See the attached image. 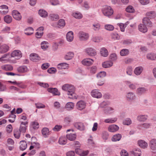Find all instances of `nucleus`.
<instances>
[{
    "label": "nucleus",
    "mask_w": 156,
    "mask_h": 156,
    "mask_svg": "<svg viewBox=\"0 0 156 156\" xmlns=\"http://www.w3.org/2000/svg\"><path fill=\"white\" fill-rule=\"evenodd\" d=\"M62 89L67 92V94L68 98L71 99H76L77 96L75 93V88L72 85L66 84L64 85L62 87Z\"/></svg>",
    "instance_id": "f257e3e1"
},
{
    "label": "nucleus",
    "mask_w": 156,
    "mask_h": 156,
    "mask_svg": "<svg viewBox=\"0 0 156 156\" xmlns=\"http://www.w3.org/2000/svg\"><path fill=\"white\" fill-rule=\"evenodd\" d=\"M101 11L103 14L105 16L109 17L113 13V11L112 8L109 6L105 5L103 7Z\"/></svg>",
    "instance_id": "f03ea898"
},
{
    "label": "nucleus",
    "mask_w": 156,
    "mask_h": 156,
    "mask_svg": "<svg viewBox=\"0 0 156 156\" xmlns=\"http://www.w3.org/2000/svg\"><path fill=\"white\" fill-rule=\"evenodd\" d=\"M86 53L88 56L90 57H94L97 54L96 50L92 47H88L85 49Z\"/></svg>",
    "instance_id": "7ed1b4c3"
},
{
    "label": "nucleus",
    "mask_w": 156,
    "mask_h": 156,
    "mask_svg": "<svg viewBox=\"0 0 156 156\" xmlns=\"http://www.w3.org/2000/svg\"><path fill=\"white\" fill-rule=\"evenodd\" d=\"M78 37L81 41H85L87 40L89 37L88 33L83 31H80L78 34Z\"/></svg>",
    "instance_id": "20e7f679"
},
{
    "label": "nucleus",
    "mask_w": 156,
    "mask_h": 156,
    "mask_svg": "<svg viewBox=\"0 0 156 156\" xmlns=\"http://www.w3.org/2000/svg\"><path fill=\"white\" fill-rule=\"evenodd\" d=\"M10 56L11 58L14 57L16 59H18L22 57V54L20 51L18 50H14L11 53Z\"/></svg>",
    "instance_id": "39448f33"
},
{
    "label": "nucleus",
    "mask_w": 156,
    "mask_h": 156,
    "mask_svg": "<svg viewBox=\"0 0 156 156\" xmlns=\"http://www.w3.org/2000/svg\"><path fill=\"white\" fill-rule=\"evenodd\" d=\"M149 146L153 152H156V139H153L150 140Z\"/></svg>",
    "instance_id": "423d86ee"
},
{
    "label": "nucleus",
    "mask_w": 156,
    "mask_h": 156,
    "mask_svg": "<svg viewBox=\"0 0 156 156\" xmlns=\"http://www.w3.org/2000/svg\"><path fill=\"white\" fill-rule=\"evenodd\" d=\"M119 127L117 125L112 124L109 125L108 128V131L112 133L117 132L119 129Z\"/></svg>",
    "instance_id": "0eeeda50"
},
{
    "label": "nucleus",
    "mask_w": 156,
    "mask_h": 156,
    "mask_svg": "<svg viewBox=\"0 0 156 156\" xmlns=\"http://www.w3.org/2000/svg\"><path fill=\"white\" fill-rule=\"evenodd\" d=\"M94 60L90 58H86L84 59L82 61V63L83 65L86 66H90L93 64Z\"/></svg>",
    "instance_id": "6e6552de"
},
{
    "label": "nucleus",
    "mask_w": 156,
    "mask_h": 156,
    "mask_svg": "<svg viewBox=\"0 0 156 156\" xmlns=\"http://www.w3.org/2000/svg\"><path fill=\"white\" fill-rule=\"evenodd\" d=\"M91 93V95L93 97L97 98H100L102 96L101 93L97 89L93 90Z\"/></svg>",
    "instance_id": "1a4fd4ad"
},
{
    "label": "nucleus",
    "mask_w": 156,
    "mask_h": 156,
    "mask_svg": "<svg viewBox=\"0 0 156 156\" xmlns=\"http://www.w3.org/2000/svg\"><path fill=\"white\" fill-rule=\"evenodd\" d=\"M86 106V103L82 101L78 102L76 105V107L78 110H81L84 109Z\"/></svg>",
    "instance_id": "9d476101"
},
{
    "label": "nucleus",
    "mask_w": 156,
    "mask_h": 156,
    "mask_svg": "<svg viewBox=\"0 0 156 156\" xmlns=\"http://www.w3.org/2000/svg\"><path fill=\"white\" fill-rule=\"evenodd\" d=\"M11 57L9 54H5L0 58V61L6 63L10 61Z\"/></svg>",
    "instance_id": "9b49d317"
},
{
    "label": "nucleus",
    "mask_w": 156,
    "mask_h": 156,
    "mask_svg": "<svg viewBox=\"0 0 156 156\" xmlns=\"http://www.w3.org/2000/svg\"><path fill=\"white\" fill-rule=\"evenodd\" d=\"M12 15L13 17L17 20H20L22 18L20 13L17 10H14L12 12Z\"/></svg>",
    "instance_id": "f8f14e48"
},
{
    "label": "nucleus",
    "mask_w": 156,
    "mask_h": 156,
    "mask_svg": "<svg viewBox=\"0 0 156 156\" xmlns=\"http://www.w3.org/2000/svg\"><path fill=\"white\" fill-rule=\"evenodd\" d=\"M125 83L130 90H135L137 87L136 84L133 83L129 81H125Z\"/></svg>",
    "instance_id": "ddd939ff"
},
{
    "label": "nucleus",
    "mask_w": 156,
    "mask_h": 156,
    "mask_svg": "<svg viewBox=\"0 0 156 156\" xmlns=\"http://www.w3.org/2000/svg\"><path fill=\"white\" fill-rule=\"evenodd\" d=\"M27 124L28 122L27 121L25 122H22L20 124L19 131L23 133H25L26 130Z\"/></svg>",
    "instance_id": "4468645a"
},
{
    "label": "nucleus",
    "mask_w": 156,
    "mask_h": 156,
    "mask_svg": "<svg viewBox=\"0 0 156 156\" xmlns=\"http://www.w3.org/2000/svg\"><path fill=\"white\" fill-rule=\"evenodd\" d=\"M30 58L33 62H37L41 60V58L36 53H32L30 55Z\"/></svg>",
    "instance_id": "2eb2a0df"
},
{
    "label": "nucleus",
    "mask_w": 156,
    "mask_h": 156,
    "mask_svg": "<svg viewBox=\"0 0 156 156\" xmlns=\"http://www.w3.org/2000/svg\"><path fill=\"white\" fill-rule=\"evenodd\" d=\"M147 91V90L144 87H140L137 88L136 90V94L138 95L143 94Z\"/></svg>",
    "instance_id": "dca6fc26"
},
{
    "label": "nucleus",
    "mask_w": 156,
    "mask_h": 156,
    "mask_svg": "<svg viewBox=\"0 0 156 156\" xmlns=\"http://www.w3.org/2000/svg\"><path fill=\"white\" fill-rule=\"evenodd\" d=\"M48 91L53 94L54 95L59 96L60 94V92L56 88H49L48 89Z\"/></svg>",
    "instance_id": "f3484780"
},
{
    "label": "nucleus",
    "mask_w": 156,
    "mask_h": 156,
    "mask_svg": "<svg viewBox=\"0 0 156 156\" xmlns=\"http://www.w3.org/2000/svg\"><path fill=\"white\" fill-rule=\"evenodd\" d=\"M138 144L140 147L144 149L147 148L148 146V144L146 142L141 140L138 141Z\"/></svg>",
    "instance_id": "a211bd4d"
},
{
    "label": "nucleus",
    "mask_w": 156,
    "mask_h": 156,
    "mask_svg": "<svg viewBox=\"0 0 156 156\" xmlns=\"http://www.w3.org/2000/svg\"><path fill=\"white\" fill-rule=\"evenodd\" d=\"M42 134L45 138L48 137L50 134V132L48 129L44 127L41 130Z\"/></svg>",
    "instance_id": "6ab92c4d"
},
{
    "label": "nucleus",
    "mask_w": 156,
    "mask_h": 156,
    "mask_svg": "<svg viewBox=\"0 0 156 156\" xmlns=\"http://www.w3.org/2000/svg\"><path fill=\"white\" fill-rule=\"evenodd\" d=\"M113 65V62L111 61H108L104 62L102 63V66L105 68H110Z\"/></svg>",
    "instance_id": "aec40b11"
},
{
    "label": "nucleus",
    "mask_w": 156,
    "mask_h": 156,
    "mask_svg": "<svg viewBox=\"0 0 156 156\" xmlns=\"http://www.w3.org/2000/svg\"><path fill=\"white\" fill-rule=\"evenodd\" d=\"M66 38L67 41L69 42H72L74 38L73 33L72 31L68 32L66 35Z\"/></svg>",
    "instance_id": "412c9836"
},
{
    "label": "nucleus",
    "mask_w": 156,
    "mask_h": 156,
    "mask_svg": "<svg viewBox=\"0 0 156 156\" xmlns=\"http://www.w3.org/2000/svg\"><path fill=\"white\" fill-rule=\"evenodd\" d=\"M74 126L77 129L80 130H84L85 128L83 123L81 122H77L75 123Z\"/></svg>",
    "instance_id": "4be33fe9"
},
{
    "label": "nucleus",
    "mask_w": 156,
    "mask_h": 156,
    "mask_svg": "<svg viewBox=\"0 0 156 156\" xmlns=\"http://www.w3.org/2000/svg\"><path fill=\"white\" fill-rule=\"evenodd\" d=\"M143 67L141 66H139L136 67L134 70V74L137 75H140L143 70Z\"/></svg>",
    "instance_id": "5701e85b"
},
{
    "label": "nucleus",
    "mask_w": 156,
    "mask_h": 156,
    "mask_svg": "<svg viewBox=\"0 0 156 156\" xmlns=\"http://www.w3.org/2000/svg\"><path fill=\"white\" fill-rule=\"evenodd\" d=\"M139 30L143 33H145L147 31V28L145 25L144 24H140L138 26Z\"/></svg>",
    "instance_id": "b1692460"
},
{
    "label": "nucleus",
    "mask_w": 156,
    "mask_h": 156,
    "mask_svg": "<svg viewBox=\"0 0 156 156\" xmlns=\"http://www.w3.org/2000/svg\"><path fill=\"white\" fill-rule=\"evenodd\" d=\"M146 58L149 60H155L156 59V54L154 53H148L146 55Z\"/></svg>",
    "instance_id": "393cba45"
},
{
    "label": "nucleus",
    "mask_w": 156,
    "mask_h": 156,
    "mask_svg": "<svg viewBox=\"0 0 156 156\" xmlns=\"http://www.w3.org/2000/svg\"><path fill=\"white\" fill-rule=\"evenodd\" d=\"M126 98L128 100L132 101L135 99L136 96L133 93L130 92L127 94Z\"/></svg>",
    "instance_id": "a878e982"
},
{
    "label": "nucleus",
    "mask_w": 156,
    "mask_h": 156,
    "mask_svg": "<svg viewBox=\"0 0 156 156\" xmlns=\"http://www.w3.org/2000/svg\"><path fill=\"white\" fill-rule=\"evenodd\" d=\"M100 53L102 56L104 57H106L108 55V50L105 47L101 48L100 51Z\"/></svg>",
    "instance_id": "bb28decb"
},
{
    "label": "nucleus",
    "mask_w": 156,
    "mask_h": 156,
    "mask_svg": "<svg viewBox=\"0 0 156 156\" xmlns=\"http://www.w3.org/2000/svg\"><path fill=\"white\" fill-rule=\"evenodd\" d=\"M143 23L147 26L151 27L152 26V23L147 18H144L143 20Z\"/></svg>",
    "instance_id": "cd10ccee"
},
{
    "label": "nucleus",
    "mask_w": 156,
    "mask_h": 156,
    "mask_svg": "<svg viewBox=\"0 0 156 156\" xmlns=\"http://www.w3.org/2000/svg\"><path fill=\"white\" fill-rule=\"evenodd\" d=\"M1 68L2 69L6 71H12L13 69V67L10 65H2L1 66Z\"/></svg>",
    "instance_id": "c85d7f7f"
},
{
    "label": "nucleus",
    "mask_w": 156,
    "mask_h": 156,
    "mask_svg": "<svg viewBox=\"0 0 156 156\" xmlns=\"http://www.w3.org/2000/svg\"><path fill=\"white\" fill-rule=\"evenodd\" d=\"M131 153L135 156H141V150L138 148L135 149L131 151Z\"/></svg>",
    "instance_id": "c756f323"
},
{
    "label": "nucleus",
    "mask_w": 156,
    "mask_h": 156,
    "mask_svg": "<svg viewBox=\"0 0 156 156\" xmlns=\"http://www.w3.org/2000/svg\"><path fill=\"white\" fill-rule=\"evenodd\" d=\"M74 55V53L72 52H69L67 53L64 56V58L67 60L72 59Z\"/></svg>",
    "instance_id": "7c9ffc66"
},
{
    "label": "nucleus",
    "mask_w": 156,
    "mask_h": 156,
    "mask_svg": "<svg viewBox=\"0 0 156 156\" xmlns=\"http://www.w3.org/2000/svg\"><path fill=\"white\" fill-rule=\"evenodd\" d=\"M147 115H140L137 117V119L140 122H144L147 120Z\"/></svg>",
    "instance_id": "2f4dec72"
},
{
    "label": "nucleus",
    "mask_w": 156,
    "mask_h": 156,
    "mask_svg": "<svg viewBox=\"0 0 156 156\" xmlns=\"http://www.w3.org/2000/svg\"><path fill=\"white\" fill-rule=\"evenodd\" d=\"M57 68L59 69H68L69 68V64L66 63H60L58 64Z\"/></svg>",
    "instance_id": "473e14b6"
},
{
    "label": "nucleus",
    "mask_w": 156,
    "mask_h": 156,
    "mask_svg": "<svg viewBox=\"0 0 156 156\" xmlns=\"http://www.w3.org/2000/svg\"><path fill=\"white\" fill-rule=\"evenodd\" d=\"M72 16L75 18L77 19H80L83 18L82 14L79 12H75L73 13Z\"/></svg>",
    "instance_id": "72a5a7b5"
},
{
    "label": "nucleus",
    "mask_w": 156,
    "mask_h": 156,
    "mask_svg": "<svg viewBox=\"0 0 156 156\" xmlns=\"http://www.w3.org/2000/svg\"><path fill=\"white\" fill-rule=\"evenodd\" d=\"M41 48L44 50H46L49 46L48 43L46 41H43L41 44Z\"/></svg>",
    "instance_id": "f704fd0d"
},
{
    "label": "nucleus",
    "mask_w": 156,
    "mask_h": 156,
    "mask_svg": "<svg viewBox=\"0 0 156 156\" xmlns=\"http://www.w3.org/2000/svg\"><path fill=\"white\" fill-rule=\"evenodd\" d=\"M9 49V46L5 44H4L0 47V52L1 53H5L7 52Z\"/></svg>",
    "instance_id": "c9c22d12"
},
{
    "label": "nucleus",
    "mask_w": 156,
    "mask_h": 156,
    "mask_svg": "<svg viewBox=\"0 0 156 156\" xmlns=\"http://www.w3.org/2000/svg\"><path fill=\"white\" fill-rule=\"evenodd\" d=\"M117 120L116 117L111 118H108L105 119L104 122L106 123H113L116 122Z\"/></svg>",
    "instance_id": "e433bc0d"
},
{
    "label": "nucleus",
    "mask_w": 156,
    "mask_h": 156,
    "mask_svg": "<svg viewBox=\"0 0 156 156\" xmlns=\"http://www.w3.org/2000/svg\"><path fill=\"white\" fill-rule=\"evenodd\" d=\"M20 148L22 151L25 150L27 147V144L25 141H21L20 142Z\"/></svg>",
    "instance_id": "4c0bfd02"
},
{
    "label": "nucleus",
    "mask_w": 156,
    "mask_h": 156,
    "mask_svg": "<svg viewBox=\"0 0 156 156\" xmlns=\"http://www.w3.org/2000/svg\"><path fill=\"white\" fill-rule=\"evenodd\" d=\"M74 104L72 102H69L66 103L65 107L68 110H71L74 108Z\"/></svg>",
    "instance_id": "58836bf2"
},
{
    "label": "nucleus",
    "mask_w": 156,
    "mask_h": 156,
    "mask_svg": "<svg viewBox=\"0 0 156 156\" xmlns=\"http://www.w3.org/2000/svg\"><path fill=\"white\" fill-rule=\"evenodd\" d=\"M34 30L32 27H28L24 30V33L27 35H30L33 33Z\"/></svg>",
    "instance_id": "ea45409f"
},
{
    "label": "nucleus",
    "mask_w": 156,
    "mask_h": 156,
    "mask_svg": "<svg viewBox=\"0 0 156 156\" xmlns=\"http://www.w3.org/2000/svg\"><path fill=\"white\" fill-rule=\"evenodd\" d=\"M18 72L20 73L27 72L28 71L27 68L25 66H21L17 68Z\"/></svg>",
    "instance_id": "a19ab883"
},
{
    "label": "nucleus",
    "mask_w": 156,
    "mask_h": 156,
    "mask_svg": "<svg viewBox=\"0 0 156 156\" xmlns=\"http://www.w3.org/2000/svg\"><path fill=\"white\" fill-rule=\"evenodd\" d=\"M76 135L75 133H70L66 135L67 138L70 141L74 140L76 137Z\"/></svg>",
    "instance_id": "79ce46f5"
},
{
    "label": "nucleus",
    "mask_w": 156,
    "mask_h": 156,
    "mask_svg": "<svg viewBox=\"0 0 156 156\" xmlns=\"http://www.w3.org/2000/svg\"><path fill=\"white\" fill-rule=\"evenodd\" d=\"M122 137V136L120 134H117L114 135L112 138L113 141H119Z\"/></svg>",
    "instance_id": "37998d69"
},
{
    "label": "nucleus",
    "mask_w": 156,
    "mask_h": 156,
    "mask_svg": "<svg viewBox=\"0 0 156 156\" xmlns=\"http://www.w3.org/2000/svg\"><path fill=\"white\" fill-rule=\"evenodd\" d=\"M38 13L40 16L44 18L47 17L48 15L47 12L45 10L43 9H40L38 11Z\"/></svg>",
    "instance_id": "c03bdc74"
},
{
    "label": "nucleus",
    "mask_w": 156,
    "mask_h": 156,
    "mask_svg": "<svg viewBox=\"0 0 156 156\" xmlns=\"http://www.w3.org/2000/svg\"><path fill=\"white\" fill-rule=\"evenodd\" d=\"M102 40V38L100 36H94L92 37L91 40L95 43H98Z\"/></svg>",
    "instance_id": "a18cd8bd"
},
{
    "label": "nucleus",
    "mask_w": 156,
    "mask_h": 156,
    "mask_svg": "<svg viewBox=\"0 0 156 156\" xmlns=\"http://www.w3.org/2000/svg\"><path fill=\"white\" fill-rule=\"evenodd\" d=\"M31 126L33 129H36L39 128V124L37 122L34 121L31 122Z\"/></svg>",
    "instance_id": "49530a36"
},
{
    "label": "nucleus",
    "mask_w": 156,
    "mask_h": 156,
    "mask_svg": "<svg viewBox=\"0 0 156 156\" xmlns=\"http://www.w3.org/2000/svg\"><path fill=\"white\" fill-rule=\"evenodd\" d=\"M4 20L5 22L7 23H11L12 21V17L9 15H6L4 16Z\"/></svg>",
    "instance_id": "de8ad7c7"
},
{
    "label": "nucleus",
    "mask_w": 156,
    "mask_h": 156,
    "mask_svg": "<svg viewBox=\"0 0 156 156\" xmlns=\"http://www.w3.org/2000/svg\"><path fill=\"white\" fill-rule=\"evenodd\" d=\"M129 53V51L127 49H122L120 52V55L121 56H125L127 55Z\"/></svg>",
    "instance_id": "09e8293b"
},
{
    "label": "nucleus",
    "mask_w": 156,
    "mask_h": 156,
    "mask_svg": "<svg viewBox=\"0 0 156 156\" xmlns=\"http://www.w3.org/2000/svg\"><path fill=\"white\" fill-rule=\"evenodd\" d=\"M59 143L60 144H65L67 142V140L65 137H61L59 140Z\"/></svg>",
    "instance_id": "8fccbe9b"
},
{
    "label": "nucleus",
    "mask_w": 156,
    "mask_h": 156,
    "mask_svg": "<svg viewBox=\"0 0 156 156\" xmlns=\"http://www.w3.org/2000/svg\"><path fill=\"white\" fill-rule=\"evenodd\" d=\"M114 109L110 107H106L104 109V112L106 114L110 113L113 111Z\"/></svg>",
    "instance_id": "3c124183"
},
{
    "label": "nucleus",
    "mask_w": 156,
    "mask_h": 156,
    "mask_svg": "<svg viewBox=\"0 0 156 156\" xmlns=\"http://www.w3.org/2000/svg\"><path fill=\"white\" fill-rule=\"evenodd\" d=\"M50 19L53 21H55L58 20L59 19L58 16L55 14H51L49 15Z\"/></svg>",
    "instance_id": "603ef678"
},
{
    "label": "nucleus",
    "mask_w": 156,
    "mask_h": 156,
    "mask_svg": "<svg viewBox=\"0 0 156 156\" xmlns=\"http://www.w3.org/2000/svg\"><path fill=\"white\" fill-rule=\"evenodd\" d=\"M104 28L105 29L108 31H112L114 29V27L110 24H106L105 25Z\"/></svg>",
    "instance_id": "864d4df0"
},
{
    "label": "nucleus",
    "mask_w": 156,
    "mask_h": 156,
    "mask_svg": "<svg viewBox=\"0 0 156 156\" xmlns=\"http://www.w3.org/2000/svg\"><path fill=\"white\" fill-rule=\"evenodd\" d=\"M126 73L129 76L132 75L133 73V69L131 66H128L126 69Z\"/></svg>",
    "instance_id": "5fc2aeb1"
},
{
    "label": "nucleus",
    "mask_w": 156,
    "mask_h": 156,
    "mask_svg": "<svg viewBox=\"0 0 156 156\" xmlns=\"http://www.w3.org/2000/svg\"><path fill=\"white\" fill-rule=\"evenodd\" d=\"M106 73L105 71L100 72L97 75V77L98 78H103L106 76Z\"/></svg>",
    "instance_id": "6e6d98bb"
},
{
    "label": "nucleus",
    "mask_w": 156,
    "mask_h": 156,
    "mask_svg": "<svg viewBox=\"0 0 156 156\" xmlns=\"http://www.w3.org/2000/svg\"><path fill=\"white\" fill-rule=\"evenodd\" d=\"M109 58L112 60V61H115L117 59V55L115 53H113L110 55Z\"/></svg>",
    "instance_id": "4d7b16f0"
},
{
    "label": "nucleus",
    "mask_w": 156,
    "mask_h": 156,
    "mask_svg": "<svg viewBox=\"0 0 156 156\" xmlns=\"http://www.w3.org/2000/svg\"><path fill=\"white\" fill-rule=\"evenodd\" d=\"M65 25V22L64 20L61 19L59 20L58 23V27H63Z\"/></svg>",
    "instance_id": "13d9d810"
},
{
    "label": "nucleus",
    "mask_w": 156,
    "mask_h": 156,
    "mask_svg": "<svg viewBox=\"0 0 156 156\" xmlns=\"http://www.w3.org/2000/svg\"><path fill=\"white\" fill-rule=\"evenodd\" d=\"M90 73L92 74L95 73L97 71V67L96 66H93L90 68Z\"/></svg>",
    "instance_id": "bf43d9fd"
},
{
    "label": "nucleus",
    "mask_w": 156,
    "mask_h": 156,
    "mask_svg": "<svg viewBox=\"0 0 156 156\" xmlns=\"http://www.w3.org/2000/svg\"><path fill=\"white\" fill-rule=\"evenodd\" d=\"M123 123L124 125H129L132 123V121L129 118H126L123 120Z\"/></svg>",
    "instance_id": "052dcab7"
},
{
    "label": "nucleus",
    "mask_w": 156,
    "mask_h": 156,
    "mask_svg": "<svg viewBox=\"0 0 156 156\" xmlns=\"http://www.w3.org/2000/svg\"><path fill=\"white\" fill-rule=\"evenodd\" d=\"M126 11L128 12L133 13L134 11L133 7L131 5L128 6L126 9Z\"/></svg>",
    "instance_id": "680f3d73"
},
{
    "label": "nucleus",
    "mask_w": 156,
    "mask_h": 156,
    "mask_svg": "<svg viewBox=\"0 0 156 156\" xmlns=\"http://www.w3.org/2000/svg\"><path fill=\"white\" fill-rule=\"evenodd\" d=\"M20 132L19 130H15L14 132V136L17 139H19L20 136Z\"/></svg>",
    "instance_id": "e2e57ef3"
},
{
    "label": "nucleus",
    "mask_w": 156,
    "mask_h": 156,
    "mask_svg": "<svg viewBox=\"0 0 156 156\" xmlns=\"http://www.w3.org/2000/svg\"><path fill=\"white\" fill-rule=\"evenodd\" d=\"M117 25L119 26L120 28V30L122 32H124L125 30V28L126 26L124 24L120 23H118Z\"/></svg>",
    "instance_id": "0e129e2a"
},
{
    "label": "nucleus",
    "mask_w": 156,
    "mask_h": 156,
    "mask_svg": "<svg viewBox=\"0 0 156 156\" xmlns=\"http://www.w3.org/2000/svg\"><path fill=\"white\" fill-rule=\"evenodd\" d=\"M93 29L95 31L99 30L100 28V25L98 23H95L93 24Z\"/></svg>",
    "instance_id": "69168bd1"
},
{
    "label": "nucleus",
    "mask_w": 156,
    "mask_h": 156,
    "mask_svg": "<svg viewBox=\"0 0 156 156\" xmlns=\"http://www.w3.org/2000/svg\"><path fill=\"white\" fill-rule=\"evenodd\" d=\"M112 38L115 40H119L120 36L117 33H112L111 34Z\"/></svg>",
    "instance_id": "338daca9"
},
{
    "label": "nucleus",
    "mask_w": 156,
    "mask_h": 156,
    "mask_svg": "<svg viewBox=\"0 0 156 156\" xmlns=\"http://www.w3.org/2000/svg\"><path fill=\"white\" fill-rule=\"evenodd\" d=\"M147 15L149 17L152 18L154 17L155 16V13L154 11H151L147 12Z\"/></svg>",
    "instance_id": "774afa93"
}]
</instances>
